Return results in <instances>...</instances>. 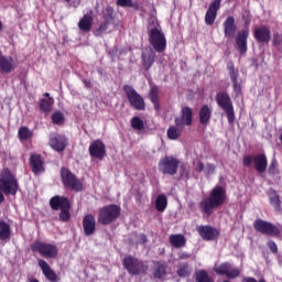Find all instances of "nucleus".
Here are the masks:
<instances>
[{
	"label": "nucleus",
	"instance_id": "nucleus-55",
	"mask_svg": "<svg viewBox=\"0 0 282 282\" xmlns=\"http://www.w3.org/2000/svg\"><path fill=\"white\" fill-rule=\"evenodd\" d=\"M204 169H205L204 163L202 161H198L196 164L197 173H202V171H204Z\"/></svg>",
	"mask_w": 282,
	"mask_h": 282
},
{
	"label": "nucleus",
	"instance_id": "nucleus-50",
	"mask_svg": "<svg viewBox=\"0 0 282 282\" xmlns=\"http://www.w3.org/2000/svg\"><path fill=\"white\" fill-rule=\"evenodd\" d=\"M252 162H254V156L252 155H245L242 159L243 166H251Z\"/></svg>",
	"mask_w": 282,
	"mask_h": 282
},
{
	"label": "nucleus",
	"instance_id": "nucleus-43",
	"mask_svg": "<svg viewBox=\"0 0 282 282\" xmlns=\"http://www.w3.org/2000/svg\"><path fill=\"white\" fill-rule=\"evenodd\" d=\"M109 25H111V23L109 22L104 21L102 23H100L99 26L94 32L95 36H102V34H105V32L109 30Z\"/></svg>",
	"mask_w": 282,
	"mask_h": 282
},
{
	"label": "nucleus",
	"instance_id": "nucleus-12",
	"mask_svg": "<svg viewBox=\"0 0 282 282\" xmlns=\"http://www.w3.org/2000/svg\"><path fill=\"white\" fill-rule=\"evenodd\" d=\"M67 144H69V139L65 134H53L50 137L48 145L57 153H63L67 149Z\"/></svg>",
	"mask_w": 282,
	"mask_h": 282
},
{
	"label": "nucleus",
	"instance_id": "nucleus-35",
	"mask_svg": "<svg viewBox=\"0 0 282 282\" xmlns=\"http://www.w3.org/2000/svg\"><path fill=\"white\" fill-rule=\"evenodd\" d=\"M170 243L174 248H184V246H186V238H184L182 235H171Z\"/></svg>",
	"mask_w": 282,
	"mask_h": 282
},
{
	"label": "nucleus",
	"instance_id": "nucleus-45",
	"mask_svg": "<svg viewBox=\"0 0 282 282\" xmlns=\"http://www.w3.org/2000/svg\"><path fill=\"white\" fill-rule=\"evenodd\" d=\"M164 274H166V268L162 263L156 264V269L154 270L155 279H163Z\"/></svg>",
	"mask_w": 282,
	"mask_h": 282
},
{
	"label": "nucleus",
	"instance_id": "nucleus-31",
	"mask_svg": "<svg viewBox=\"0 0 282 282\" xmlns=\"http://www.w3.org/2000/svg\"><path fill=\"white\" fill-rule=\"evenodd\" d=\"M269 202L276 213H281V196L274 189L268 192Z\"/></svg>",
	"mask_w": 282,
	"mask_h": 282
},
{
	"label": "nucleus",
	"instance_id": "nucleus-34",
	"mask_svg": "<svg viewBox=\"0 0 282 282\" xmlns=\"http://www.w3.org/2000/svg\"><path fill=\"white\" fill-rule=\"evenodd\" d=\"M32 135H34V132H32L30 128L25 126L19 128L18 138L20 142H26V140H30V138H32Z\"/></svg>",
	"mask_w": 282,
	"mask_h": 282
},
{
	"label": "nucleus",
	"instance_id": "nucleus-11",
	"mask_svg": "<svg viewBox=\"0 0 282 282\" xmlns=\"http://www.w3.org/2000/svg\"><path fill=\"white\" fill-rule=\"evenodd\" d=\"M253 226L257 232H261L262 235H269L270 237H276V235H280L281 232L279 230V227L261 219L256 220Z\"/></svg>",
	"mask_w": 282,
	"mask_h": 282
},
{
	"label": "nucleus",
	"instance_id": "nucleus-38",
	"mask_svg": "<svg viewBox=\"0 0 282 282\" xmlns=\"http://www.w3.org/2000/svg\"><path fill=\"white\" fill-rule=\"evenodd\" d=\"M130 124L134 131H142L144 129V121L140 117H132Z\"/></svg>",
	"mask_w": 282,
	"mask_h": 282
},
{
	"label": "nucleus",
	"instance_id": "nucleus-48",
	"mask_svg": "<svg viewBox=\"0 0 282 282\" xmlns=\"http://www.w3.org/2000/svg\"><path fill=\"white\" fill-rule=\"evenodd\" d=\"M279 162L275 161V159H273L269 165V174L270 175H276L279 173Z\"/></svg>",
	"mask_w": 282,
	"mask_h": 282
},
{
	"label": "nucleus",
	"instance_id": "nucleus-21",
	"mask_svg": "<svg viewBox=\"0 0 282 282\" xmlns=\"http://www.w3.org/2000/svg\"><path fill=\"white\" fill-rule=\"evenodd\" d=\"M225 39H235L237 34V23L235 22V17L229 15L223 23Z\"/></svg>",
	"mask_w": 282,
	"mask_h": 282
},
{
	"label": "nucleus",
	"instance_id": "nucleus-42",
	"mask_svg": "<svg viewBox=\"0 0 282 282\" xmlns=\"http://www.w3.org/2000/svg\"><path fill=\"white\" fill-rule=\"evenodd\" d=\"M196 282H213V279L208 276V272L199 270L196 272Z\"/></svg>",
	"mask_w": 282,
	"mask_h": 282
},
{
	"label": "nucleus",
	"instance_id": "nucleus-39",
	"mask_svg": "<svg viewBox=\"0 0 282 282\" xmlns=\"http://www.w3.org/2000/svg\"><path fill=\"white\" fill-rule=\"evenodd\" d=\"M102 19L106 23H113V8L106 7L102 11Z\"/></svg>",
	"mask_w": 282,
	"mask_h": 282
},
{
	"label": "nucleus",
	"instance_id": "nucleus-19",
	"mask_svg": "<svg viewBox=\"0 0 282 282\" xmlns=\"http://www.w3.org/2000/svg\"><path fill=\"white\" fill-rule=\"evenodd\" d=\"M250 36V31L241 30L237 33L236 45L239 54H246L248 52V37Z\"/></svg>",
	"mask_w": 282,
	"mask_h": 282
},
{
	"label": "nucleus",
	"instance_id": "nucleus-51",
	"mask_svg": "<svg viewBox=\"0 0 282 282\" xmlns=\"http://www.w3.org/2000/svg\"><path fill=\"white\" fill-rule=\"evenodd\" d=\"M267 246L273 252V254H276V252H279V248L276 247V242H274L272 240H269Z\"/></svg>",
	"mask_w": 282,
	"mask_h": 282
},
{
	"label": "nucleus",
	"instance_id": "nucleus-26",
	"mask_svg": "<svg viewBox=\"0 0 282 282\" xmlns=\"http://www.w3.org/2000/svg\"><path fill=\"white\" fill-rule=\"evenodd\" d=\"M62 182L65 186V188H68L69 191H83V181L77 177H63Z\"/></svg>",
	"mask_w": 282,
	"mask_h": 282
},
{
	"label": "nucleus",
	"instance_id": "nucleus-30",
	"mask_svg": "<svg viewBox=\"0 0 282 282\" xmlns=\"http://www.w3.org/2000/svg\"><path fill=\"white\" fill-rule=\"evenodd\" d=\"M141 63H142L145 72H149V69H151V67H153V63H155V52L150 51L147 53H142Z\"/></svg>",
	"mask_w": 282,
	"mask_h": 282
},
{
	"label": "nucleus",
	"instance_id": "nucleus-10",
	"mask_svg": "<svg viewBox=\"0 0 282 282\" xmlns=\"http://www.w3.org/2000/svg\"><path fill=\"white\" fill-rule=\"evenodd\" d=\"M19 192V182L14 177L0 178V193L4 195H17Z\"/></svg>",
	"mask_w": 282,
	"mask_h": 282
},
{
	"label": "nucleus",
	"instance_id": "nucleus-32",
	"mask_svg": "<svg viewBox=\"0 0 282 282\" xmlns=\"http://www.w3.org/2000/svg\"><path fill=\"white\" fill-rule=\"evenodd\" d=\"M11 235H12V229H10V225L3 220L0 221V240L10 241Z\"/></svg>",
	"mask_w": 282,
	"mask_h": 282
},
{
	"label": "nucleus",
	"instance_id": "nucleus-9",
	"mask_svg": "<svg viewBox=\"0 0 282 282\" xmlns=\"http://www.w3.org/2000/svg\"><path fill=\"white\" fill-rule=\"evenodd\" d=\"M227 69L229 72V78L232 83V89L236 98L243 96V86H241V82H239V72L235 70V63L229 62L227 65Z\"/></svg>",
	"mask_w": 282,
	"mask_h": 282
},
{
	"label": "nucleus",
	"instance_id": "nucleus-46",
	"mask_svg": "<svg viewBox=\"0 0 282 282\" xmlns=\"http://www.w3.org/2000/svg\"><path fill=\"white\" fill-rule=\"evenodd\" d=\"M70 205L66 208H62L59 213V221H69L72 214L69 213Z\"/></svg>",
	"mask_w": 282,
	"mask_h": 282
},
{
	"label": "nucleus",
	"instance_id": "nucleus-58",
	"mask_svg": "<svg viewBox=\"0 0 282 282\" xmlns=\"http://www.w3.org/2000/svg\"><path fill=\"white\" fill-rule=\"evenodd\" d=\"M152 105L154 106L155 111H160V100L152 101Z\"/></svg>",
	"mask_w": 282,
	"mask_h": 282
},
{
	"label": "nucleus",
	"instance_id": "nucleus-25",
	"mask_svg": "<svg viewBox=\"0 0 282 282\" xmlns=\"http://www.w3.org/2000/svg\"><path fill=\"white\" fill-rule=\"evenodd\" d=\"M253 164L258 173H265L268 171V156L263 153L254 155Z\"/></svg>",
	"mask_w": 282,
	"mask_h": 282
},
{
	"label": "nucleus",
	"instance_id": "nucleus-24",
	"mask_svg": "<svg viewBox=\"0 0 282 282\" xmlns=\"http://www.w3.org/2000/svg\"><path fill=\"white\" fill-rule=\"evenodd\" d=\"M210 118H213V109L205 104L200 107L198 112L199 123L203 124V127H208V124H210Z\"/></svg>",
	"mask_w": 282,
	"mask_h": 282
},
{
	"label": "nucleus",
	"instance_id": "nucleus-3",
	"mask_svg": "<svg viewBox=\"0 0 282 282\" xmlns=\"http://www.w3.org/2000/svg\"><path fill=\"white\" fill-rule=\"evenodd\" d=\"M215 101L219 109H223L226 113L228 123L235 124V105L232 104L230 94L228 91H218L215 96Z\"/></svg>",
	"mask_w": 282,
	"mask_h": 282
},
{
	"label": "nucleus",
	"instance_id": "nucleus-44",
	"mask_svg": "<svg viewBox=\"0 0 282 282\" xmlns=\"http://www.w3.org/2000/svg\"><path fill=\"white\" fill-rule=\"evenodd\" d=\"M177 275L182 279H186V276H191V271H188V264H180L177 269Z\"/></svg>",
	"mask_w": 282,
	"mask_h": 282
},
{
	"label": "nucleus",
	"instance_id": "nucleus-17",
	"mask_svg": "<svg viewBox=\"0 0 282 282\" xmlns=\"http://www.w3.org/2000/svg\"><path fill=\"white\" fill-rule=\"evenodd\" d=\"M17 69V63L14 57L3 55V51H0V73L1 74H12Z\"/></svg>",
	"mask_w": 282,
	"mask_h": 282
},
{
	"label": "nucleus",
	"instance_id": "nucleus-4",
	"mask_svg": "<svg viewBox=\"0 0 282 282\" xmlns=\"http://www.w3.org/2000/svg\"><path fill=\"white\" fill-rule=\"evenodd\" d=\"M149 43L158 54L166 52V36L160 28L155 26L149 31Z\"/></svg>",
	"mask_w": 282,
	"mask_h": 282
},
{
	"label": "nucleus",
	"instance_id": "nucleus-27",
	"mask_svg": "<svg viewBox=\"0 0 282 282\" xmlns=\"http://www.w3.org/2000/svg\"><path fill=\"white\" fill-rule=\"evenodd\" d=\"M37 264L40 265L45 279H47V281H51V282H56V272H54V270H52V268H50V264L43 260V259H40L37 260Z\"/></svg>",
	"mask_w": 282,
	"mask_h": 282
},
{
	"label": "nucleus",
	"instance_id": "nucleus-63",
	"mask_svg": "<svg viewBox=\"0 0 282 282\" xmlns=\"http://www.w3.org/2000/svg\"><path fill=\"white\" fill-rule=\"evenodd\" d=\"M3 30V22L0 21V32Z\"/></svg>",
	"mask_w": 282,
	"mask_h": 282
},
{
	"label": "nucleus",
	"instance_id": "nucleus-36",
	"mask_svg": "<svg viewBox=\"0 0 282 282\" xmlns=\"http://www.w3.org/2000/svg\"><path fill=\"white\" fill-rule=\"evenodd\" d=\"M167 138L169 140H180L182 138V127L171 126L167 129Z\"/></svg>",
	"mask_w": 282,
	"mask_h": 282
},
{
	"label": "nucleus",
	"instance_id": "nucleus-52",
	"mask_svg": "<svg viewBox=\"0 0 282 282\" xmlns=\"http://www.w3.org/2000/svg\"><path fill=\"white\" fill-rule=\"evenodd\" d=\"M61 177H74V174H72V171H69V169L62 167Z\"/></svg>",
	"mask_w": 282,
	"mask_h": 282
},
{
	"label": "nucleus",
	"instance_id": "nucleus-14",
	"mask_svg": "<svg viewBox=\"0 0 282 282\" xmlns=\"http://www.w3.org/2000/svg\"><path fill=\"white\" fill-rule=\"evenodd\" d=\"M176 127H191L193 124V108L183 106L181 116L174 119Z\"/></svg>",
	"mask_w": 282,
	"mask_h": 282
},
{
	"label": "nucleus",
	"instance_id": "nucleus-16",
	"mask_svg": "<svg viewBox=\"0 0 282 282\" xmlns=\"http://www.w3.org/2000/svg\"><path fill=\"white\" fill-rule=\"evenodd\" d=\"M216 274L225 275L227 279H237L239 274H241V271L237 268H232V264L230 262H225L220 265L215 267Z\"/></svg>",
	"mask_w": 282,
	"mask_h": 282
},
{
	"label": "nucleus",
	"instance_id": "nucleus-53",
	"mask_svg": "<svg viewBox=\"0 0 282 282\" xmlns=\"http://www.w3.org/2000/svg\"><path fill=\"white\" fill-rule=\"evenodd\" d=\"M206 175H213L215 173V164L208 163L205 167Z\"/></svg>",
	"mask_w": 282,
	"mask_h": 282
},
{
	"label": "nucleus",
	"instance_id": "nucleus-2",
	"mask_svg": "<svg viewBox=\"0 0 282 282\" xmlns=\"http://www.w3.org/2000/svg\"><path fill=\"white\" fill-rule=\"evenodd\" d=\"M178 169L183 171L181 177H188L186 164L180 162L175 156H165L159 161V171L164 175H175Z\"/></svg>",
	"mask_w": 282,
	"mask_h": 282
},
{
	"label": "nucleus",
	"instance_id": "nucleus-59",
	"mask_svg": "<svg viewBox=\"0 0 282 282\" xmlns=\"http://www.w3.org/2000/svg\"><path fill=\"white\" fill-rule=\"evenodd\" d=\"M180 259H191V254H188L186 252H182V253H180Z\"/></svg>",
	"mask_w": 282,
	"mask_h": 282
},
{
	"label": "nucleus",
	"instance_id": "nucleus-60",
	"mask_svg": "<svg viewBox=\"0 0 282 282\" xmlns=\"http://www.w3.org/2000/svg\"><path fill=\"white\" fill-rule=\"evenodd\" d=\"M140 239H141V242H142V243H147V236L141 235V236H140Z\"/></svg>",
	"mask_w": 282,
	"mask_h": 282
},
{
	"label": "nucleus",
	"instance_id": "nucleus-28",
	"mask_svg": "<svg viewBox=\"0 0 282 282\" xmlns=\"http://www.w3.org/2000/svg\"><path fill=\"white\" fill-rule=\"evenodd\" d=\"M30 166L35 175H39L41 171H45V169H43V156H41V154H32L30 156Z\"/></svg>",
	"mask_w": 282,
	"mask_h": 282
},
{
	"label": "nucleus",
	"instance_id": "nucleus-7",
	"mask_svg": "<svg viewBox=\"0 0 282 282\" xmlns=\"http://www.w3.org/2000/svg\"><path fill=\"white\" fill-rule=\"evenodd\" d=\"M120 217V207L117 205H109L99 210L98 221L102 226H108L111 221H116Z\"/></svg>",
	"mask_w": 282,
	"mask_h": 282
},
{
	"label": "nucleus",
	"instance_id": "nucleus-8",
	"mask_svg": "<svg viewBox=\"0 0 282 282\" xmlns=\"http://www.w3.org/2000/svg\"><path fill=\"white\" fill-rule=\"evenodd\" d=\"M123 265L129 274H143L145 270H149L147 264L131 256L123 259Z\"/></svg>",
	"mask_w": 282,
	"mask_h": 282
},
{
	"label": "nucleus",
	"instance_id": "nucleus-23",
	"mask_svg": "<svg viewBox=\"0 0 282 282\" xmlns=\"http://www.w3.org/2000/svg\"><path fill=\"white\" fill-rule=\"evenodd\" d=\"M50 206L52 210L69 208V199L67 197L56 195L50 199Z\"/></svg>",
	"mask_w": 282,
	"mask_h": 282
},
{
	"label": "nucleus",
	"instance_id": "nucleus-37",
	"mask_svg": "<svg viewBox=\"0 0 282 282\" xmlns=\"http://www.w3.org/2000/svg\"><path fill=\"white\" fill-rule=\"evenodd\" d=\"M155 206L159 213H164V210H166V206H169V200L166 199V196L164 194L158 196Z\"/></svg>",
	"mask_w": 282,
	"mask_h": 282
},
{
	"label": "nucleus",
	"instance_id": "nucleus-33",
	"mask_svg": "<svg viewBox=\"0 0 282 282\" xmlns=\"http://www.w3.org/2000/svg\"><path fill=\"white\" fill-rule=\"evenodd\" d=\"M52 107H54V98L50 97L48 99H41L39 101V108L43 113L52 112Z\"/></svg>",
	"mask_w": 282,
	"mask_h": 282
},
{
	"label": "nucleus",
	"instance_id": "nucleus-29",
	"mask_svg": "<svg viewBox=\"0 0 282 282\" xmlns=\"http://www.w3.org/2000/svg\"><path fill=\"white\" fill-rule=\"evenodd\" d=\"M93 26H94V17L89 13L84 14L78 22V29L80 30V32H91Z\"/></svg>",
	"mask_w": 282,
	"mask_h": 282
},
{
	"label": "nucleus",
	"instance_id": "nucleus-62",
	"mask_svg": "<svg viewBox=\"0 0 282 282\" xmlns=\"http://www.w3.org/2000/svg\"><path fill=\"white\" fill-rule=\"evenodd\" d=\"M44 97H45V98H48L47 100H50V98H52V97L50 96V93H45V94H44Z\"/></svg>",
	"mask_w": 282,
	"mask_h": 282
},
{
	"label": "nucleus",
	"instance_id": "nucleus-57",
	"mask_svg": "<svg viewBox=\"0 0 282 282\" xmlns=\"http://www.w3.org/2000/svg\"><path fill=\"white\" fill-rule=\"evenodd\" d=\"M83 83H84L86 89H90L91 88V80L84 79Z\"/></svg>",
	"mask_w": 282,
	"mask_h": 282
},
{
	"label": "nucleus",
	"instance_id": "nucleus-40",
	"mask_svg": "<svg viewBox=\"0 0 282 282\" xmlns=\"http://www.w3.org/2000/svg\"><path fill=\"white\" fill-rule=\"evenodd\" d=\"M53 124H63L65 122V115L62 111H55L51 116Z\"/></svg>",
	"mask_w": 282,
	"mask_h": 282
},
{
	"label": "nucleus",
	"instance_id": "nucleus-20",
	"mask_svg": "<svg viewBox=\"0 0 282 282\" xmlns=\"http://www.w3.org/2000/svg\"><path fill=\"white\" fill-rule=\"evenodd\" d=\"M196 230L202 239H204L205 241H213L219 236V231L210 226H197Z\"/></svg>",
	"mask_w": 282,
	"mask_h": 282
},
{
	"label": "nucleus",
	"instance_id": "nucleus-22",
	"mask_svg": "<svg viewBox=\"0 0 282 282\" xmlns=\"http://www.w3.org/2000/svg\"><path fill=\"white\" fill-rule=\"evenodd\" d=\"M83 229L86 237H91L96 232V218L94 215L88 214L83 218Z\"/></svg>",
	"mask_w": 282,
	"mask_h": 282
},
{
	"label": "nucleus",
	"instance_id": "nucleus-47",
	"mask_svg": "<svg viewBox=\"0 0 282 282\" xmlns=\"http://www.w3.org/2000/svg\"><path fill=\"white\" fill-rule=\"evenodd\" d=\"M273 47H281L282 46V33H274L272 39Z\"/></svg>",
	"mask_w": 282,
	"mask_h": 282
},
{
	"label": "nucleus",
	"instance_id": "nucleus-56",
	"mask_svg": "<svg viewBox=\"0 0 282 282\" xmlns=\"http://www.w3.org/2000/svg\"><path fill=\"white\" fill-rule=\"evenodd\" d=\"M242 19L245 21V25H250L252 19L250 18V15H242Z\"/></svg>",
	"mask_w": 282,
	"mask_h": 282
},
{
	"label": "nucleus",
	"instance_id": "nucleus-6",
	"mask_svg": "<svg viewBox=\"0 0 282 282\" xmlns=\"http://www.w3.org/2000/svg\"><path fill=\"white\" fill-rule=\"evenodd\" d=\"M31 250L32 252H39L44 259H56L58 257V247L43 241L33 242Z\"/></svg>",
	"mask_w": 282,
	"mask_h": 282
},
{
	"label": "nucleus",
	"instance_id": "nucleus-13",
	"mask_svg": "<svg viewBox=\"0 0 282 282\" xmlns=\"http://www.w3.org/2000/svg\"><path fill=\"white\" fill-rule=\"evenodd\" d=\"M88 151L90 158H96V160H105L107 156V147L105 145V142L99 139L90 143Z\"/></svg>",
	"mask_w": 282,
	"mask_h": 282
},
{
	"label": "nucleus",
	"instance_id": "nucleus-49",
	"mask_svg": "<svg viewBox=\"0 0 282 282\" xmlns=\"http://www.w3.org/2000/svg\"><path fill=\"white\" fill-rule=\"evenodd\" d=\"M117 6H120V8H133V0H117Z\"/></svg>",
	"mask_w": 282,
	"mask_h": 282
},
{
	"label": "nucleus",
	"instance_id": "nucleus-5",
	"mask_svg": "<svg viewBox=\"0 0 282 282\" xmlns=\"http://www.w3.org/2000/svg\"><path fill=\"white\" fill-rule=\"evenodd\" d=\"M122 89L132 109H135L137 111H144V109H147V102H144V97H142V95H139L138 91L133 89V86L123 85Z\"/></svg>",
	"mask_w": 282,
	"mask_h": 282
},
{
	"label": "nucleus",
	"instance_id": "nucleus-18",
	"mask_svg": "<svg viewBox=\"0 0 282 282\" xmlns=\"http://www.w3.org/2000/svg\"><path fill=\"white\" fill-rule=\"evenodd\" d=\"M221 8V0H214L205 14V23L206 25H213L215 23V20L217 19V12H219V9Z\"/></svg>",
	"mask_w": 282,
	"mask_h": 282
},
{
	"label": "nucleus",
	"instance_id": "nucleus-61",
	"mask_svg": "<svg viewBox=\"0 0 282 282\" xmlns=\"http://www.w3.org/2000/svg\"><path fill=\"white\" fill-rule=\"evenodd\" d=\"M28 282H39V280L35 279V278H31V279L28 280Z\"/></svg>",
	"mask_w": 282,
	"mask_h": 282
},
{
	"label": "nucleus",
	"instance_id": "nucleus-41",
	"mask_svg": "<svg viewBox=\"0 0 282 282\" xmlns=\"http://www.w3.org/2000/svg\"><path fill=\"white\" fill-rule=\"evenodd\" d=\"M148 97L151 102L160 100V88L158 86H151Z\"/></svg>",
	"mask_w": 282,
	"mask_h": 282
},
{
	"label": "nucleus",
	"instance_id": "nucleus-15",
	"mask_svg": "<svg viewBox=\"0 0 282 282\" xmlns=\"http://www.w3.org/2000/svg\"><path fill=\"white\" fill-rule=\"evenodd\" d=\"M253 39L257 43H263L268 45L272 40V31L268 25H260L253 30Z\"/></svg>",
	"mask_w": 282,
	"mask_h": 282
},
{
	"label": "nucleus",
	"instance_id": "nucleus-1",
	"mask_svg": "<svg viewBox=\"0 0 282 282\" xmlns=\"http://www.w3.org/2000/svg\"><path fill=\"white\" fill-rule=\"evenodd\" d=\"M226 203V188L221 186H216L212 189L209 197L204 198L199 203V208L204 215L210 217L215 212V208L224 206Z\"/></svg>",
	"mask_w": 282,
	"mask_h": 282
},
{
	"label": "nucleus",
	"instance_id": "nucleus-54",
	"mask_svg": "<svg viewBox=\"0 0 282 282\" xmlns=\"http://www.w3.org/2000/svg\"><path fill=\"white\" fill-rule=\"evenodd\" d=\"M1 177H12V172L10 169H4L1 173Z\"/></svg>",
	"mask_w": 282,
	"mask_h": 282
},
{
	"label": "nucleus",
	"instance_id": "nucleus-64",
	"mask_svg": "<svg viewBox=\"0 0 282 282\" xmlns=\"http://www.w3.org/2000/svg\"><path fill=\"white\" fill-rule=\"evenodd\" d=\"M259 282H265V280L261 279V280H259Z\"/></svg>",
	"mask_w": 282,
	"mask_h": 282
}]
</instances>
